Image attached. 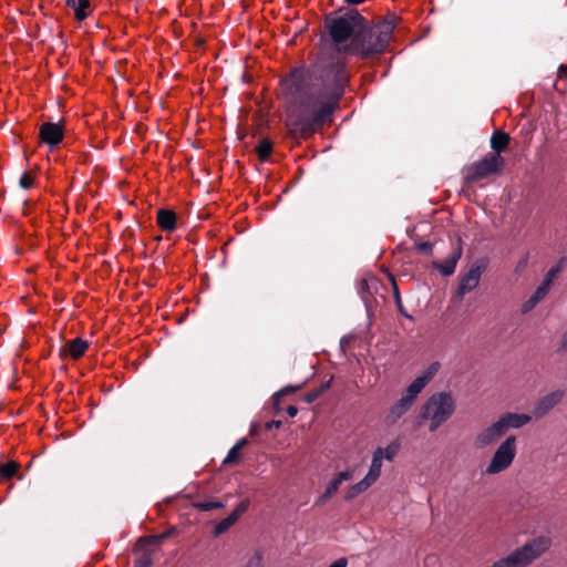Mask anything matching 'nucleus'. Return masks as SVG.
Listing matches in <instances>:
<instances>
[{
  "mask_svg": "<svg viewBox=\"0 0 567 567\" xmlns=\"http://www.w3.org/2000/svg\"><path fill=\"white\" fill-rule=\"evenodd\" d=\"M262 566V555L259 551H256L254 556L247 561L246 567H261Z\"/></svg>",
  "mask_w": 567,
  "mask_h": 567,
  "instance_id": "obj_35",
  "label": "nucleus"
},
{
  "mask_svg": "<svg viewBox=\"0 0 567 567\" xmlns=\"http://www.w3.org/2000/svg\"><path fill=\"white\" fill-rule=\"evenodd\" d=\"M332 497L331 494H328V492L324 489V492L317 498L315 505L316 506H323L330 498Z\"/></svg>",
  "mask_w": 567,
  "mask_h": 567,
  "instance_id": "obj_39",
  "label": "nucleus"
},
{
  "mask_svg": "<svg viewBox=\"0 0 567 567\" xmlns=\"http://www.w3.org/2000/svg\"><path fill=\"white\" fill-rule=\"evenodd\" d=\"M364 24L367 19L353 8L340 9L324 18V30L337 45L352 42Z\"/></svg>",
  "mask_w": 567,
  "mask_h": 567,
  "instance_id": "obj_3",
  "label": "nucleus"
},
{
  "mask_svg": "<svg viewBox=\"0 0 567 567\" xmlns=\"http://www.w3.org/2000/svg\"><path fill=\"white\" fill-rule=\"evenodd\" d=\"M20 464L17 461H9L0 464V480L10 481L14 477L21 478Z\"/></svg>",
  "mask_w": 567,
  "mask_h": 567,
  "instance_id": "obj_17",
  "label": "nucleus"
},
{
  "mask_svg": "<svg viewBox=\"0 0 567 567\" xmlns=\"http://www.w3.org/2000/svg\"><path fill=\"white\" fill-rule=\"evenodd\" d=\"M485 267L483 265H472L468 271L461 277L458 288L455 293L457 300H462L463 297L473 291L480 284L481 276Z\"/></svg>",
  "mask_w": 567,
  "mask_h": 567,
  "instance_id": "obj_8",
  "label": "nucleus"
},
{
  "mask_svg": "<svg viewBox=\"0 0 567 567\" xmlns=\"http://www.w3.org/2000/svg\"><path fill=\"white\" fill-rule=\"evenodd\" d=\"M39 137L42 143L54 147L63 141L64 128L60 123L45 122L40 126Z\"/></svg>",
  "mask_w": 567,
  "mask_h": 567,
  "instance_id": "obj_10",
  "label": "nucleus"
},
{
  "mask_svg": "<svg viewBox=\"0 0 567 567\" xmlns=\"http://www.w3.org/2000/svg\"><path fill=\"white\" fill-rule=\"evenodd\" d=\"M516 453V437L514 435H509L495 451L485 473L494 475L507 470L512 465Z\"/></svg>",
  "mask_w": 567,
  "mask_h": 567,
  "instance_id": "obj_6",
  "label": "nucleus"
},
{
  "mask_svg": "<svg viewBox=\"0 0 567 567\" xmlns=\"http://www.w3.org/2000/svg\"><path fill=\"white\" fill-rule=\"evenodd\" d=\"M558 78L567 82V65L561 64L558 69Z\"/></svg>",
  "mask_w": 567,
  "mask_h": 567,
  "instance_id": "obj_43",
  "label": "nucleus"
},
{
  "mask_svg": "<svg viewBox=\"0 0 567 567\" xmlns=\"http://www.w3.org/2000/svg\"><path fill=\"white\" fill-rule=\"evenodd\" d=\"M395 25L391 21H380L373 25L367 24L361 28L350 44L340 47L339 52L350 53L359 59L368 60L378 56L388 49Z\"/></svg>",
  "mask_w": 567,
  "mask_h": 567,
  "instance_id": "obj_2",
  "label": "nucleus"
},
{
  "mask_svg": "<svg viewBox=\"0 0 567 567\" xmlns=\"http://www.w3.org/2000/svg\"><path fill=\"white\" fill-rule=\"evenodd\" d=\"M274 151V143L269 138H264L256 146L255 152L260 162H267Z\"/></svg>",
  "mask_w": 567,
  "mask_h": 567,
  "instance_id": "obj_22",
  "label": "nucleus"
},
{
  "mask_svg": "<svg viewBox=\"0 0 567 567\" xmlns=\"http://www.w3.org/2000/svg\"><path fill=\"white\" fill-rule=\"evenodd\" d=\"M153 555L148 549L140 551L138 556L134 559V567H151Z\"/></svg>",
  "mask_w": 567,
  "mask_h": 567,
  "instance_id": "obj_29",
  "label": "nucleus"
},
{
  "mask_svg": "<svg viewBox=\"0 0 567 567\" xmlns=\"http://www.w3.org/2000/svg\"><path fill=\"white\" fill-rule=\"evenodd\" d=\"M550 289L549 280H544L542 285L536 289V291L532 295L539 302L542 301Z\"/></svg>",
  "mask_w": 567,
  "mask_h": 567,
  "instance_id": "obj_31",
  "label": "nucleus"
},
{
  "mask_svg": "<svg viewBox=\"0 0 567 567\" xmlns=\"http://www.w3.org/2000/svg\"><path fill=\"white\" fill-rule=\"evenodd\" d=\"M247 509V504L241 502L237 505V507L233 511L231 515H236V519L240 517V515Z\"/></svg>",
  "mask_w": 567,
  "mask_h": 567,
  "instance_id": "obj_42",
  "label": "nucleus"
},
{
  "mask_svg": "<svg viewBox=\"0 0 567 567\" xmlns=\"http://www.w3.org/2000/svg\"><path fill=\"white\" fill-rule=\"evenodd\" d=\"M455 402L446 392L433 394L423 405L422 417L429 419L430 431H436L454 412Z\"/></svg>",
  "mask_w": 567,
  "mask_h": 567,
  "instance_id": "obj_5",
  "label": "nucleus"
},
{
  "mask_svg": "<svg viewBox=\"0 0 567 567\" xmlns=\"http://www.w3.org/2000/svg\"><path fill=\"white\" fill-rule=\"evenodd\" d=\"M248 444L247 439H240L228 452L224 464L238 463L241 460L240 451Z\"/></svg>",
  "mask_w": 567,
  "mask_h": 567,
  "instance_id": "obj_21",
  "label": "nucleus"
},
{
  "mask_svg": "<svg viewBox=\"0 0 567 567\" xmlns=\"http://www.w3.org/2000/svg\"><path fill=\"white\" fill-rule=\"evenodd\" d=\"M373 484L370 483L369 480L363 477L360 482H358L357 484H354L348 488L344 498L348 501L352 499V498L357 497L358 495L362 494L363 492H365Z\"/></svg>",
  "mask_w": 567,
  "mask_h": 567,
  "instance_id": "obj_23",
  "label": "nucleus"
},
{
  "mask_svg": "<svg viewBox=\"0 0 567 567\" xmlns=\"http://www.w3.org/2000/svg\"><path fill=\"white\" fill-rule=\"evenodd\" d=\"M350 82L348 62L337 59L319 76L306 65H297L280 79V96L287 104L286 127L292 138L308 140L332 122Z\"/></svg>",
  "mask_w": 567,
  "mask_h": 567,
  "instance_id": "obj_1",
  "label": "nucleus"
},
{
  "mask_svg": "<svg viewBox=\"0 0 567 567\" xmlns=\"http://www.w3.org/2000/svg\"><path fill=\"white\" fill-rule=\"evenodd\" d=\"M237 522L236 515H228L221 519L214 528V536H219L226 533Z\"/></svg>",
  "mask_w": 567,
  "mask_h": 567,
  "instance_id": "obj_25",
  "label": "nucleus"
},
{
  "mask_svg": "<svg viewBox=\"0 0 567 567\" xmlns=\"http://www.w3.org/2000/svg\"><path fill=\"white\" fill-rule=\"evenodd\" d=\"M377 284V279L371 278L369 279H362L360 282V289L359 292L361 295L362 300L365 302V305L369 303L370 298L372 297V293L370 292V285Z\"/></svg>",
  "mask_w": 567,
  "mask_h": 567,
  "instance_id": "obj_30",
  "label": "nucleus"
},
{
  "mask_svg": "<svg viewBox=\"0 0 567 567\" xmlns=\"http://www.w3.org/2000/svg\"><path fill=\"white\" fill-rule=\"evenodd\" d=\"M560 350L567 351V331L564 333L561 338Z\"/></svg>",
  "mask_w": 567,
  "mask_h": 567,
  "instance_id": "obj_46",
  "label": "nucleus"
},
{
  "mask_svg": "<svg viewBox=\"0 0 567 567\" xmlns=\"http://www.w3.org/2000/svg\"><path fill=\"white\" fill-rule=\"evenodd\" d=\"M498 420L503 424V427L506 432L509 427L519 429L529 423L532 416L528 414L506 413Z\"/></svg>",
  "mask_w": 567,
  "mask_h": 567,
  "instance_id": "obj_15",
  "label": "nucleus"
},
{
  "mask_svg": "<svg viewBox=\"0 0 567 567\" xmlns=\"http://www.w3.org/2000/svg\"><path fill=\"white\" fill-rule=\"evenodd\" d=\"M247 509V504L241 502L237 505V507L233 511L231 515H236V519L240 517V515Z\"/></svg>",
  "mask_w": 567,
  "mask_h": 567,
  "instance_id": "obj_41",
  "label": "nucleus"
},
{
  "mask_svg": "<svg viewBox=\"0 0 567 567\" xmlns=\"http://www.w3.org/2000/svg\"><path fill=\"white\" fill-rule=\"evenodd\" d=\"M390 280H391L392 287H393V293H394L395 302H396L398 306H401V297H400L399 287H398L396 281H395V279H394V277L392 275H390Z\"/></svg>",
  "mask_w": 567,
  "mask_h": 567,
  "instance_id": "obj_37",
  "label": "nucleus"
},
{
  "mask_svg": "<svg viewBox=\"0 0 567 567\" xmlns=\"http://www.w3.org/2000/svg\"><path fill=\"white\" fill-rule=\"evenodd\" d=\"M300 386H286L282 390H280L276 396H275V408L278 409L279 406V402H278V399L282 395H287V394H291V393H295Z\"/></svg>",
  "mask_w": 567,
  "mask_h": 567,
  "instance_id": "obj_34",
  "label": "nucleus"
},
{
  "mask_svg": "<svg viewBox=\"0 0 567 567\" xmlns=\"http://www.w3.org/2000/svg\"><path fill=\"white\" fill-rule=\"evenodd\" d=\"M286 412L290 417H295L298 413V409L295 405H289L287 406Z\"/></svg>",
  "mask_w": 567,
  "mask_h": 567,
  "instance_id": "obj_45",
  "label": "nucleus"
},
{
  "mask_svg": "<svg viewBox=\"0 0 567 567\" xmlns=\"http://www.w3.org/2000/svg\"><path fill=\"white\" fill-rule=\"evenodd\" d=\"M437 370H439V363L435 362V363L431 364L429 367V369L426 370V372L423 375L419 377L417 379H424L423 381H424V386H425L431 381V379L435 375Z\"/></svg>",
  "mask_w": 567,
  "mask_h": 567,
  "instance_id": "obj_33",
  "label": "nucleus"
},
{
  "mask_svg": "<svg viewBox=\"0 0 567 567\" xmlns=\"http://www.w3.org/2000/svg\"><path fill=\"white\" fill-rule=\"evenodd\" d=\"M169 536H171V533L169 532H165V533H162L159 535H151V536L141 537L138 539L136 546L140 549L144 544L156 545V544H159L162 540L166 539Z\"/></svg>",
  "mask_w": 567,
  "mask_h": 567,
  "instance_id": "obj_26",
  "label": "nucleus"
},
{
  "mask_svg": "<svg viewBox=\"0 0 567 567\" xmlns=\"http://www.w3.org/2000/svg\"><path fill=\"white\" fill-rule=\"evenodd\" d=\"M537 303H538V301L536 300V298L530 296V298L523 303L522 309H520L522 313H524V315L528 313L537 306Z\"/></svg>",
  "mask_w": 567,
  "mask_h": 567,
  "instance_id": "obj_36",
  "label": "nucleus"
},
{
  "mask_svg": "<svg viewBox=\"0 0 567 567\" xmlns=\"http://www.w3.org/2000/svg\"><path fill=\"white\" fill-rule=\"evenodd\" d=\"M424 379H415L405 390L402 398L394 403L388 415L386 421L394 424L413 405L417 394L424 389Z\"/></svg>",
  "mask_w": 567,
  "mask_h": 567,
  "instance_id": "obj_7",
  "label": "nucleus"
},
{
  "mask_svg": "<svg viewBox=\"0 0 567 567\" xmlns=\"http://www.w3.org/2000/svg\"><path fill=\"white\" fill-rule=\"evenodd\" d=\"M348 560L346 558H339L333 561L329 567H347Z\"/></svg>",
  "mask_w": 567,
  "mask_h": 567,
  "instance_id": "obj_44",
  "label": "nucleus"
},
{
  "mask_svg": "<svg viewBox=\"0 0 567 567\" xmlns=\"http://www.w3.org/2000/svg\"><path fill=\"white\" fill-rule=\"evenodd\" d=\"M331 380L332 379L322 383L319 388L312 389L311 391L306 393L303 400L307 403H312L313 401H316L324 391H327L330 388Z\"/></svg>",
  "mask_w": 567,
  "mask_h": 567,
  "instance_id": "obj_27",
  "label": "nucleus"
},
{
  "mask_svg": "<svg viewBox=\"0 0 567 567\" xmlns=\"http://www.w3.org/2000/svg\"><path fill=\"white\" fill-rule=\"evenodd\" d=\"M505 163L502 155L486 154L463 168L464 184L472 186L483 179L501 175L505 168Z\"/></svg>",
  "mask_w": 567,
  "mask_h": 567,
  "instance_id": "obj_4",
  "label": "nucleus"
},
{
  "mask_svg": "<svg viewBox=\"0 0 567 567\" xmlns=\"http://www.w3.org/2000/svg\"><path fill=\"white\" fill-rule=\"evenodd\" d=\"M560 271V267L559 266H556V267H553L546 275L545 279L544 280H549V286H551L553 284V280L556 278V276L558 275V272Z\"/></svg>",
  "mask_w": 567,
  "mask_h": 567,
  "instance_id": "obj_40",
  "label": "nucleus"
},
{
  "mask_svg": "<svg viewBox=\"0 0 567 567\" xmlns=\"http://www.w3.org/2000/svg\"><path fill=\"white\" fill-rule=\"evenodd\" d=\"M511 140L508 133L496 130L491 136V148L493 150L491 154L502 155V153L508 150Z\"/></svg>",
  "mask_w": 567,
  "mask_h": 567,
  "instance_id": "obj_14",
  "label": "nucleus"
},
{
  "mask_svg": "<svg viewBox=\"0 0 567 567\" xmlns=\"http://www.w3.org/2000/svg\"><path fill=\"white\" fill-rule=\"evenodd\" d=\"M157 226L165 233H173L177 228V215L172 209H159L156 215Z\"/></svg>",
  "mask_w": 567,
  "mask_h": 567,
  "instance_id": "obj_13",
  "label": "nucleus"
},
{
  "mask_svg": "<svg viewBox=\"0 0 567 567\" xmlns=\"http://www.w3.org/2000/svg\"><path fill=\"white\" fill-rule=\"evenodd\" d=\"M19 185L24 189H31L34 186V176L30 172H24L20 177Z\"/></svg>",
  "mask_w": 567,
  "mask_h": 567,
  "instance_id": "obj_32",
  "label": "nucleus"
},
{
  "mask_svg": "<svg viewBox=\"0 0 567 567\" xmlns=\"http://www.w3.org/2000/svg\"><path fill=\"white\" fill-rule=\"evenodd\" d=\"M460 257L461 249H458L452 256L446 258L442 264H435V268H437L443 276H451L455 271L456 264Z\"/></svg>",
  "mask_w": 567,
  "mask_h": 567,
  "instance_id": "obj_19",
  "label": "nucleus"
},
{
  "mask_svg": "<svg viewBox=\"0 0 567 567\" xmlns=\"http://www.w3.org/2000/svg\"><path fill=\"white\" fill-rule=\"evenodd\" d=\"M66 7L73 9L74 18L78 21L85 20L92 12L90 0H65Z\"/></svg>",
  "mask_w": 567,
  "mask_h": 567,
  "instance_id": "obj_16",
  "label": "nucleus"
},
{
  "mask_svg": "<svg viewBox=\"0 0 567 567\" xmlns=\"http://www.w3.org/2000/svg\"><path fill=\"white\" fill-rule=\"evenodd\" d=\"M416 249L421 252L431 254L433 245L429 241H423L416 245Z\"/></svg>",
  "mask_w": 567,
  "mask_h": 567,
  "instance_id": "obj_38",
  "label": "nucleus"
},
{
  "mask_svg": "<svg viewBox=\"0 0 567 567\" xmlns=\"http://www.w3.org/2000/svg\"><path fill=\"white\" fill-rule=\"evenodd\" d=\"M272 424H274V426L279 427V426L281 425V422H280V421H278V422H272Z\"/></svg>",
  "mask_w": 567,
  "mask_h": 567,
  "instance_id": "obj_48",
  "label": "nucleus"
},
{
  "mask_svg": "<svg viewBox=\"0 0 567 567\" xmlns=\"http://www.w3.org/2000/svg\"><path fill=\"white\" fill-rule=\"evenodd\" d=\"M565 396L563 390L553 391L539 398L533 409V414L536 419H542L547 415L557 404L561 402Z\"/></svg>",
  "mask_w": 567,
  "mask_h": 567,
  "instance_id": "obj_9",
  "label": "nucleus"
},
{
  "mask_svg": "<svg viewBox=\"0 0 567 567\" xmlns=\"http://www.w3.org/2000/svg\"><path fill=\"white\" fill-rule=\"evenodd\" d=\"M90 343L82 339L75 338L66 341L59 351V355L62 360L71 358L72 360L81 359L89 350Z\"/></svg>",
  "mask_w": 567,
  "mask_h": 567,
  "instance_id": "obj_12",
  "label": "nucleus"
},
{
  "mask_svg": "<svg viewBox=\"0 0 567 567\" xmlns=\"http://www.w3.org/2000/svg\"><path fill=\"white\" fill-rule=\"evenodd\" d=\"M401 444L400 442L393 441L386 447H378L375 451H381V460H386L389 462L393 461L400 451Z\"/></svg>",
  "mask_w": 567,
  "mask_h": 567,
  "instance_id": "obj_24",
  "label": "nucleus"
},
{
  "mask_svg": "<svg viewBox=\"0 0 567 567\" xmlns=\"http://www.w3.org/2000/svg\"><path fill=\"white\" fill-rule=\"evenodd\" d=\"M398 308H399V310H400L402 313H404V312H403L402 305H401V306H398Z\"/></svg>",
  "mask_w": 567,
  "mask_h": 567,
  "instance_id": "obj_49",
  "label": "nucleus"
},
{
  "mask_svg": "<svg viewBox=\"0 0 567 567\" xmlns=\"http://www.w3.org/2000/svg\"><path fill=\"white\" fill-rule=\"evenodd\" d=\"M381 451H374L372 455V462L368 474L364 476L370 483L374 484L381 475L382 468Z\"/></svg>",
  "mask_w": 567,
  "mask_h": 567,
  "instance_id": "obj_18",
  "label": "nucleus"
},
{
  "mask_svg": "<svg viewBox=\"0 0 567 567\" xmlns=\"http://www.w3.org/2000/svg\"><path fill=\"white\" fill-rule=\"evenodd\" d=\"M193 506L200 512H208L213 509L223 508L224 504L217 501H198L194 502Z\"/></svg>",
  "mask_w": 567,
  "mask_h": 567,
  "instance_id": "obj_28",
  "label": "nucleus"
},
{
  "mask_svg": "<svg viewBox=\"0 0 567 567\" xmlns=\"http://www.w3.org/2000/svg\"><path fill=\"white\" fill-rule=\"evenodd\" d=\"M352 477L353 474L351 471L339 472L327 485L326 491L328 492V494H331L333 496L338 492L342 482L350 481Z\"/></svg>",
  "mask_w": 567,
  "mask_h": 567,
  "instance_id": "obj_20",
  "label": "nucleus"
},
{
  "mask_svg": "<svg viewBox=\"0 0 567 567\" xmlns=\"http://www.w3.org/2000/svg\"><path fill=\"white\" fill-rule=\"evenodd\" d=\"M505 434V430L503 427V424L498 421L493 423L492 425L487 426L483 431H481L474 440V445L477 449H484L494 442H496L498 439H501Z\"/></svg>",
  "mask_w": 567,
  "mask_h": 567,
  "instance_id": "obj_11",
  "label": "nucleus"
},
{
  "mask_svg": "<svg viewBox=\"0 0 567 567\" xmlns=\"http://www.w3.org/2000/svg\"><path fill=\"white\" fill-rule=\"evenodd\" d=\"M348 6H358L363 3L365 0H343Z\"/></svg>",
  "mask_w": 567,
  "mask_h": 567,
  "instance_id": "obj_47",
  "label": "nucleus"
}]
</instances>
